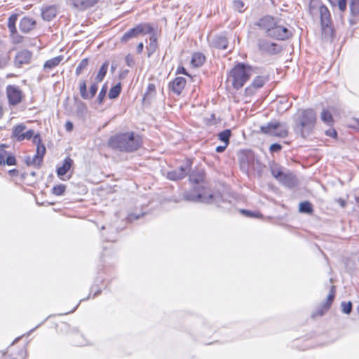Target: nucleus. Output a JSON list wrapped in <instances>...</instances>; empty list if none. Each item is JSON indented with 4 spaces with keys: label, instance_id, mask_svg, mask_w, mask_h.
Instances as JSON below:
<instances>
[{
    "label": "nucleus",
    "instance_id": "obj_1",
    "mask_svg": "<svg viewBox=\"0 0 359 359\" xmlns=\"http://www.w3.org/2000/svg\"><path fill=\"white\" fill-rule=\"evenodd\" d=\"M108 145L114 150L132 152L140 147L141 139L134 133H120L111 136L108 141Z\"/></svg>",
    "mask_w": 359,
    "mask_h": 359
},
{
    "label": "nucleus",
    "instance_id": "obj_2",
    "mask_svg": "<svg viewBox=\"0 0 359 359\" xmlns=\"http://www.w3.org/2000/svg\"><path fill=\"white\" fill-rule=\"evenodd\" d=\"M316 114L311 109H302L299 111L298 119L296 122L295 130L302 137L309 135L315 126Z\"/></svg>",
    "mask_w": 359,
    "mask_h": 359
},
{
    "label": "nucleus",
    "instance_id": "obj_3",
    "mask_svg": "<svg viewBox=\"0 0 359 359\" xmlns=\"http://www.w3.org/2000/svg\"><path fill=\"white\" fill-rule=\"evenodd\" d=\"M253 72V68L250 65L243 63H239L236 65L230 73L233 88L236 89L242 88L250 79Z\"/></svg>",
    "mask_w": 359,
    "mask_h": 359
},
{
    "label": "nucleus",
    "instance_id": "obj_4",
    "mask_svg": "<svg viewBox=\"0 0 359 359\" xmlns=\"http://www.w3.org/2000/svg\"><path fill=\"white\" fill-rule=\"evenodd\" d=\"M239 163L241 170L243 172L248 174L253 171L261 176L263 165L258 159H256L255 154L252 151L243 152L239 157Z\"/></svg>",
    "mask_w": 359,
    "mask_h": 359
},
{
    "label": "nucleus",
    "instance_id": "obj_5",
    "mask_svg": "<svg viewBox=\"0 0 359 359\" xmlns=\"http://www.w3.org/2000/svg\"><path fill=\"white\" fill-rule=\"evenodd\" d=\"M184 198L187 201L207 204L215 203L217 205H219L222 201V197L219 194L215 195L212 193H206L205 190L200 191L195 189L191 191L185 192L184 194Z\"/></svg>",
    "mask_w": 359,
    "mask_h": 359
},
{
    "label": "nucleus",
    "instance_id": "obj_6",
    "mask_svg": "<svg viewBox=\"0 0 359 359\" xmlns=\"http://www.w3.org/2000/svg\"><path fill=\"white\" fill-rule=\"evenodd\" d=\"M260 130L264 134L278 137H285L288 134L286 125L276 121H272L264 126H262Z\"/></svg>",
    "mask_w": 359,
    "mask_h": 359
},
{
    "label": "nucleus",
    "instance_id": "obj_7",
    "mask_svg": "<svg viewBox=\"0 0 359 359\" xmlns=\"http://www.w3.org/2000/svg\"><path fill=\"white\" fill-rule=\"evenodd\" d=\"M154 31L152 26L148 23H141L129 29L121 38L122 43H127L130 40L145 34H151Z\"/></svg>",
    "mask_w": 359,
    "mask_h": 359
},
{
    "label": "nucleus",
    "instance_id": "obj_8",
    "mask_svg": "<svg viewBox=\"0 0 359 359\" xmlns=\"http://www.w3.org/2000/svg\"><path fill=\"white\" fill-rule=\"evenodd\" d=\"M257 47L263 54L275 55L281 51V46L276 43L264 39H258Z\"/></svg>",
    "mask_w": 359,
    "mask_h": 359
},
{
    "label": "nucleus",
    "instance_id": "obj_9",
    "mask_svg": "<svg viewBox=\"0 0 359 359\" xmlns=\"http://www.w3.org/2000/svg\"><path fill=\"white\" fill-rule=\"evenodd\" d=\"M335 297V288L334 286H332L330 293L327 297L325 302L320 304L316 309L312 313L311 317L313 318L316 316H323L330 308Z\"/></svg>",
    "mask_w": 359,
    "mask_h": 359
},
{
    "label": "nucleus",
    "instance_id": "obj_10",
    "mask_svg": "<svg viewBox=\"0 0 359 359\" xmlns=\"http://www.w3.org/2000/svg\"><path fill=\"white\" fill-rule=\"evenodd\" d=\"M335 297V288L334 286H332L330 293L327 297L325 302L320 304L316 309L312 313L311 317L313 318L316 316H323L330 308Z\"/></svg>",
    "mask_w": 359,
    "mask_h": 359
},
{
    "label": "nucleus",
    "instance_id": "obj_11",
    "mask_svg": "<svg viewBox=\"0 0 359 359\" xmlns=\"http://www.w3.org/2000/svg\"><path fill=\"white\" fill-rule=\"evenodd\" d=\"M191 167V162L187 161L184 165H180L179 168L168 172L167 178L173 181L182 180L190 172Z\"/></svg>",
    "mask_w": 359,
    "mask_h": 359
},
{
    "label": "nucleus",
    "instance_id": "obj_12",
    "mask_svg": "<svg viewBox=\"0 0 359 359\" xmlns=\"http://www.w3.org/2000/svg\"><path fill=\"white\" fill-rule=\"evenodd\" d=\"M292 33L287 27L277 25L276 22L272 28L269 30V33L267 34L268 36L281 41L289 39Z\"/></svg>",
    "mask_w": 359,
    "mask_h": 359
},
{
    "label": "nucleus",
    "instance_id": "obj_13",
    "mask_svg": "<svg viewBox=\"0 0 359 359\" xmlns=\"http://www.w3.org/2000/svg\"><path fill=\"white\" fill-rule=\"evenodd\" d=\"M6 95L11 105H17L22 100V93L18 86L13 85L8 86L6 88Z\"/></svg>",
    "mask_w": 359,
    "mask_h": 359
},
{
    "label": "nucleus",
    "instance_id": "obj_14",
    "mask_svg": "<svg viewBox=\"0 0 359 359\" xmlns=\"http://www.w3.org/2000/svg\"><path fill=\"white\" fill-rule=\"evenodd\" d=\"M98 87L97 81L92 83L89 88V92L87 91V83L85 80L80 81L79 83V93L81 97L83 100H91L95 97L97 93Z\"/></svg>",
    "mask_w": 359,
    "mask_h": 359
},
{
    "label": "nucleus",
    "instance_id": "obj_15",
    "mask_svg": "<svg viewBox=\"0 0 359 359\" xmlns=\"http://www.w3.org/2000/svg\"><path fill=\"white\" fill-rule=\"evenodd\" d=\"M32 57V53L28 50H22L17 53L15 60L14 65L16 67H22L24 65H28Z\"/></svg>",
    "mask_w": 359,
    "mask_h": 359
},
{
    "label": "nucleus",
    "instance_id": "obj_16",
    "mask_svg": "<svg viewBox=\"0 0 359 359\" xmlns=\"http://www.w3.org/2000/svg\"><path fill=\"white\" fill-rule=\"evenodd\" d=\"M319 10L323 29L325 32H332V29L330 27L331 24V16L329 10L325 6H321Z\"/></svg>",
    "mask_w": 359,
    "mask_h": 359
},
{
    "label": "nucleus",
    "instance_id": "obj_17",
    "mask_svg": "<svg viewBox=\"0 0 359 359\" xmlns=\"http://www.w3.org/2000/svg\"><path fill=\"white\" fill-rule=\"evenodd\" d=\"M186 84V79L184 77H177L169 83L170 90L179 95L181 94Z\"/></svg>",
    "mask_w": 359,
    "mask_h": 359
},
{
    "label": "nucleus",
    "instance_id": "obj_18",
    "mask_svg": "<svg viewBox=\"0 0 359 359\" xmlns=\"http://www.w3.org/2000/svg\"><path fill=\"white\" fill-rule=\"evenodd\" d=\"M209 43L212 47L223 50L227 48L229 43L226 37L222 35L215 36L209 41Z\"/></svg>",
    "mask_w": 359,
    "mask_h": 359
},
{
    "label": "nucleus",
    "instance_id": "obj_19",
    "mask_svg": "<svg viewBox=\"0 0 359 359\" xmlns=\"http://www.w3.org/2000/svg\"><path fill=\"white\" fill-rule=\"evenodd\" d=\"M275 20L273 17L266 15L255 23V25L259 27L261 29L266 30V34L269 30L274 25Z\"/></svg>",
    "mask_w": 359,
    "mask_h": 359
},
{
    "label": "nucleus",
    "instance_id": "obj_20",
    "mask_svg": "<svg viewBox=\"0 0 359 359\" xmlns=\"http://www.w3.org/2000/svg\"><path fill=\"white\" fill-rule=\"evenodd\" d=\"M74 164L73 160L70 157H66L61 166L57 168V175L62 179L65 180L63 177L68 172Z\"/></svg>",
    "mask_w": 359,
    "mask_h": 359
},
{
    "label": "nucleus",
    "instance_id": "obj_21",
    "mask_svg": "<svg viewBox=\"0 0 359 359\" xmlns=\"http://www.w3.org/2000/svg\"><path fill=\"white\" fill-rule=\"evenodd\" d=\"M279 182L287 187L293 188L297 184V180L294 175L287 170L280 180Z\"/></svg>",
    "mask_w": 359,
    "mask_h": 359
},
{
    "label": "nucleus",
    "instance_id": "obj_22",
    "mask_svg": "<svg viewBox=\"0 0 359 359\" xmlns=\"http://www.w3.org/2000/svg\"><path fill=\"white\" fill-rule=\"evenodd\" d=\"M99 0H70L72 4L75 8L85 10L93 6Z\"/></svg>",
    "mask_w": 359,
    "mask_h": 359
},
{
    "label": "nucleus",
    "instance_id": "obj_23",
    "mask_svg": "<svg viewBox=\"0 0 359 359\" xmlns=\"http://www.w3.org/2000/svg\"><path fill=\"white\" fill-rule=\"evenodd\" d=\"M36 21L32 18L24 17L20 22V29L25 33H27L32 30L35 27Z\"/></svg>",
    "mask_w": 359,
    "mask_h": 359
},
{
    "label": "nucleus",
    "instance_id": "obj_24",
    "mask_svg": "<svg viewBox=\"0 0 359 359\" xmlns=\"http://www.w3.org/2000/svg\"><path fill=\"white\" fill-rule=\"evenodd\" d=\"M57 15V8L55 6H50L41 11V17L46 21L52 20Z\"/></svg>",
    "mask_w": 359,
    "mask_h": 359
},
{
    "label": "nucleus",
    "instance_id": "obj_25",
    "mask_svg": "<svg viewBox=\"0 0 359 359\" xmlns=\"http://www.w3.org/2000/svg\"><path fill=\"white\" fill-rule=\"evenodd\" d=\"M287 170L284 168L277 165L273 164L271 166V172L272 176L277 180L278 182L283 177V176L285 174Z\"/></svg>",
    "mask_w": 359,
    "mask_h": 359
},
{
    "label": "nucleus",
    "instance_id": "obj_26",
    "mask_svg": "<svg viewBox=\"0 0 359 359\" xmlns=\"http://www.w3.org/2000/svg\"><path fill=\"white\" fill-rule=\"evenodd\" d=\"M188 175L189 177V181L194 184H200L204 180V172L202 170H190Z\"/></svg>",
    "mask_w": 359,
    "mask_h": 359
},
{
    "label": "nucleus",
    "instance_id": "obj_27",
    "mask_svg": "<svg viewBox=\"0 0 359 359\" xmlns=\"http://www.w3.org/2000/svg\"><path fill=\"white\" fill-rule=\"evenodd\" d=\"M33 142L37 144L36 154L37 156L43 158L46 154V149L44 144L41 143V139L39 134L35 135Z\"/></svg>",
    "mask_w": 359,
    "mask_h": 359
},
{
    "label": "nucleus",
    "instance_id": "obj_28",
    "mask_svg": "<svg viewBox=\"0 0 359 359\" xmlns=\"http://www.w3.org/2000/svg\"><path fill=\"white\" fill-rule=\"evenodd\" d=\"M320 119L328 126H331L334 123V118L331 112L327 109H323L320 114Z\"/></svg>",
    "mask_w": 359,
    "mask_h": 359
},
{
    "label": "nucleus",
    "instance_id": "obj_29",
    "mask_svg": "<svg viewBox=\"0 0 359 359\" xmlns=\"http://www.w3.org/2000/svg\"><path fill=\"white\" fill-rule=\"evenodd\" d=\"M205 56L201 53H195L191 58V63L194 67H200L205 62Z\"/></svg>",
    "mask_w": 359,
    "mask_h": 359
},
{
    "label": "nucleus",
    "instance_id": "obj_30",
    "mask_svg": "<svg viewBox=\"0 0 359 359\" xmlns=\"http://www.w3.org/2000/svg\"><path fill=\"white\" fill-rule=\"evenodd\" d=\"M62 60L63 57L61 55L55 57L50 60H47L43 65V67L44 69H53L57 66Z\"/></svg>",
    "mask_w": 359,
    "mask_h": 359
},
{
    "label": "nucleus",
    "instance_id": "obj_31",
    "mask_svg": "<svg viewBox=\"0 0 359 359\" xmlns=\"http://www.w3.org/2000/svg\"><path fill=\"white\" fill-rule=\"evenodd\" d=\"M108 66H109V62H107V61L104 62L102 64V65L101 66V67L95 77V81H97V83H100L104 79V78L106 76V74L107 72Z\"/></svg>",
    "mask_w": 359,
    "mask_h": 359
},
{
    "label": "nucleus",
    "instance_id": "obj_32",
    "mask_svg": "<svg viewBox=\"0 0 359 359\" xmlns=\"http://www.w3.org/2000/svg\"><path fill=\"white\" fill-rule=\"evenodd\" d=\"M299 211L302 213L311 214L313 211V205L309 201H303L299 203Z\"/></svg>",
    "mask_w": 359,
    "mask_h": 359
},
{
    "label": "nucleus",
    "instance_id": "obj_33",
    "mask_svg": "<svg viewBox=\"0 0 359 359\" xmlns=\"http://www.w3.org/2000/svg\"><path fill=\"white\" fill-rule=\"evenodd\" d=\"M149 41L150 43L149 46H147L148 57H150L156 51L157 48V39L154 34L150 36Z\"/></svg>",
    "mask_w": 359,
    "mask_h": 359
},
{
    "label": "nucleus",
    "instance_id": "obj_34",
    "mask_svg": "<svg viewBox=\"0 0 359 359\" xmlns=\"http://www.w3.org/2000/svg\"><path fill=\"white\" fill-rule=\"evenodd\" d=\"M121 92V84L118 83L110 88L108 96L110 99H116L119 96Z\"/></svg>",
    "mask_w": 359,
    "mask_h": 359
},
{
    "label": "nucleus",
    "instance_id": "obj_35",
    "mask_svg": "<svg viewBox=\"0 0 359 359\" xmlns=\"http://www.w3.org/2000/svg\"><path fill=\"white\" fill-rule=\"evenodd\" d=\"M231 135V131L229 129H226L218 134V138L220 141L228 145L229 139Z\"/></svg>",
    "mask_w": 359,
    "mask_h": 359
},
{
    "label": "nucleus",
    "instance_id": "obj_36",
    "mask_svg": "<svg viewBox=\"0 0 359 359\" xmlns=\"http://www.w3.org/2000/svg\"><path fill=\"white\" fill-rule=\"evenodd\" d=\"M18 20V15L13 14L8 18V27L11 34L16 33L15 23Z\"/></svg>",
    "mask_w": 359,
    "mask_h": 359
},
{
    "label": "nucleus",
    "instance_id": "obj_37",
    "mask_svg": "<svg viewBox=\"0 0 359 359\" xmlns=\"http://www.w3.org/2000/svg\"><path fill=\"white\" fill-rule=\"evenodd\" d=\"M107 90H108L107 84L104 83L102 86V88H101V90H100V93L98 94V96L97 97L96 102H97V104L99 105L102 104V103L104 102V98L106 97V95H107Z\"/></svg>",
    "mask_w": 359,
    "mask_h": 359
},
{
    "label": "nucleus",
    "instance_id": "obj_38",
    "mask_svg": "<svg viewBox=\"0 0 359 359\" xmlns=\"http://www.w3.org/2000/svg\"><path fill=\"white\" fill-rule=\"evenodd\" d=\"M156 94V86L154 83H149L146 93L144 95V100L153 97Z\"/></svg>",
    "mask_w": 359,
    "mask_h": 359
},
{
    "label": "nucleus",
    "instance_id": "obj_39",
    "mask_svg": "<svg viewBox=\"0 0 359 359\" xmlns=\"http://www.w3.org/2000/svg\"><path fill=\"white\" fill-rule=\"evenodd\" d=\"M266 80V78L258 76L253 80L252 86L256 89L260 88L264 86Z\"/></svg>",
    "mask_w": 359,
    "mask_h": 359
},
{
    "label": "nucleus",
    "instance_id": "obj_40",
    "mask_svg": "<svg viewBox=\"0 0 359 359\" xmlns=\"http://www.w3.org/2000/svg\"><path fill=\"white\" fill-rule=\"evenodd\" d=\"M26 129V126L23 124H19L15 126L13 129V136L16 137L18 141L19 137L23 133V131Z\"/></svg>",
    "mask_w": 359,
    "mask_h": 359
},
{
    "label": "nucleus",
    "instance_id": "obj_41",
    "mask_svg": "<svg viewBox=\"0 0 359 359\" xmlns=\"http://www.w3.org/2000/svg\"><path fill=\"white\" fill-rule=\"evenodd\" d=\"M88 65V58L83 59L80 62V63L78 65V66L76 67V72H75L76 76L80 75L82 73L83 70L87 67Z\"/></svg>",
    "mask_w": 359,
    "mask_h": 359
},
{
    "label": "nucleus",
    "instance_id": "obj_42",
    "mask_svg": "<svg viewBox=\"0 0 359 359\" xmlns=\"http://www.w3.org/2000/svg\"><path fill=\"white\" fill-rule=\"evenodd\" d=\"M350 9L353 15L359 13V0H351Z\"/></svg>",
    "mask_w": 359,
    "mask_h": 359
},
{
    "label": "nucleus",
    "instance_id": "obj_43",
    "mask_svg": "<svg viewBox=\"0 0 359 359\" xmlns=\"http://www.w3.org/2000/svg\"><path fill=\"white\" fill-rule=\"evenodd\" d=\"M341 307L342 312L345 314H350L352 311V303L351 302H342L341 303Z\"/></svg>",
    "mask_w": 359,
    "mask_h": 359
},
{
    "label": "nucleus",
    "instance_id": "obj_44",
    "mask_svg": "<svg viewBox=\"0 0 359 359\" xmlns=\"http://www.w3.org/2000/svg\"><path fill=\"white\" fill-rule=\"evenodd\" d=\"M66 189V186L64 184H59L53 187V194L56 196H62L64 194Z\"/></svg>",
    "mask_w": 359,
    "mask_h": 359
},
{
    "label": "nucleus",
    "instance_id": "obj_45",
    "mask_svg": "<svg viewBox=\"0 0 359 359\" xmlns=\"http://www.w3.org/2000/svg\"><path fill=\"white\" fill-rule=\"evenodd\" d=\"M232 5L234 10L238 11L240 13L244 11V3L241 0H233Z\"/></svg>",
    "mask_w": 359,
    "mask_h": 359
},
{
    "label": "nucleus",
    "instance_id": "obj_46",
    "mask_svg": "<svg viewBox=\"0 0 359 359\" xmlns=\"http://www.w3.org/2000/svg\"><path fill=\"white\" fill-rule=\"evenodd\" d=\"M34 132L33 130H29L25 133L21 134V135L18 138V141H22L24 140H30L32 137H34Z\"/></svg>",
    "mask_w": 359,
    "mask_h": 359
},
{
    "label": "nucleus",
    "instance_id": "obj_47",
    "mask_svg": "<svg viewBox=\"0 0 359 359\" xmlns=\"http://www.w3.org/2000/svg\"><path fill=\"white\" fill-rule=\"evenodd\" d=\"M1 149H0V165H2L4 163V159L6 157L10 154L4 148L7 147V146L4 144H1Z\"/></svg>",
    "mask_w": 359,
    "mask_h": 359
},
{
    "label": "nucleus",
    "instance_id": "obj_48",
    "mask_svg": "<svg viewBox=\"0 0 359 359\" xmlns=\"http://www.w3.org/2000/svg\"><path fill=\"white\" fill-rule=\"evenodd\" d=\"M15 164V157L13 154H9L4 159V163H3L2 165H14Z\"/></svg>",
    "mask_w": 359,
    "mask_h": 359
},
{
    "label": "nucleus",
    "instance_id": "obj_49",
    "mask_svg": "<svg viewBox=\"0 0 359 359\" xmlns=\"http://www.w3.org/2000/svg\"><path fill=\"white\" fill-rule=\"evenodd\" d=\"M283 147L279 143H273L270 146L269 150L271 153L278 152L282 149Z\"/></svg>",
    "mask_w": 359,
    "mask_h": 359
},
{
    "label": "nucleus",
    "instance_id": "obj_50",
    "mask_svg": "<svg viewBox=\"0 0 359 359\" xmlns=\"http://www.w3.org/2000/svg\"><path fill=\"white\" fill-rule=\"evenodd\" d=\"M32 159L34 160V166L37 168H39L41 167L43 158L37 156V154H36Z\"/></svg>",
    "mask_w": 359,
    "mask_h": 359
},
{
    "label": "nucleus",
    "instance_id": "obj_51",
    "mask_svg": "<svg viewBox=\"0 0 359 359\" xmlns=\"http://www.w3.org/2000/svg\"><path fill=\"white\" fill-rule=\"evenodd\" d=\"M12 34L13 41L14 43H20L23 41V37L18 35L17 32L15 34Z\"/></svg>",
    "mask_w": 359,
    "mask_h": 359
},
{
    "label": "nucleus",
    "instance_id": "obj_52",
    "mask_svg": "<svg viewBox=\"0 0 359 359\" xmlns=\"http://www.w3.org/2000/svg\"><path fill=\"white\" fill-rule=\"evenodd\" d=\"M338 7L339 9L341 11H344L346 8V0H339L338 1Z\"/></svg>",
    "mask_w": 359,
    "mask_h": 359
},
{
    "label": "nucleus",
    "instance_id": "obj_53",
    "mask_svg": "<svg viewBox=\"0 0 359 359\" xmlns=\"http://www.w3.org/2000/svg\"><path fill=\"white\" fill-rule=\"evenodd\" d=\"M325 134L327 136L332 137H336L337 136V131L333 128H330L325 131Z\"/></svg>",
    "mask_w": 359,
    "mask_h": 359
},
{
    "label": "nucleus",
    "instance_id": "obj_54",
    "mask_svg": "<svg viewBox=\"0 0 359 359\" xmlns=\"http://www.w3.org/2000/svg\"><path fill=\"white\" fill-rule=\"evenodd\" d=\"M255 88H253V86L251 85V86L247 87L245 90V94L247 95H252L255 93Z\"/></svg>",
    "mask_w": 359,
    "mask_h": 359
},
{
    "label": "nucleus",
    "instance_id": "obj_55",
    "mask_svg": "<svg viewBox=\"0 0 359 359\" xmlns=\"http://www.w3.org/2000/svg\"><path fill=\"white\" fill-rule=\"evenodd\" d=\"M140 217V215H136L135 213H130L128 216V219L129 222H133L134 220H137Z\"/></svg>",
    "mask_w": 359,
    "mask_h": 359
},
{
    "label": "nucleus",
    "instance_id": "obj_56",
    "mask_svg": "<svg viewBox=\"0 0 359 359\" xmlns=\"http://www.w3.org/2000/svg\"><path fill=\"white\" fill-rule=\"evenodd\" d=\"M241 212L248 217H255V213L252 212L250 210L242 209L241 210Z\"/></svg>",
    "mask_w": 359,
    "mask_h": 359
},
{
    "label": "nucleus",
    "instance_id": "obj_57",
    "mask_svg": "<svg viewBox=\"0 0 359 359\" xmlns=\"http://www.w3.org/2000/svg\"><path fill=\"white\" fill-rule=\"evenodd\" d=\"M102 229H107L108 230H109V231H110V234H112V235H114V234H116V233H117V232H118L116 229H114V228L111 227V226H107V227H106L105 226H103L102 227Z\"/></svg>",
    "mask_w": 359,
    "mask_h": 359
},
{
    "label": "nucleus",
    "instance_id": "obj_58",
    "mask_svg": "<svg viewBox=\"0 0 359 359\" xmlns=\"http://www.w3.org/2000/svg\"><path fill=\"white\" fill-rule=\"evenodd\" d=\"M74 126L71 121H67L65 123V129L67 131L70 132L73 130Z\"/></svg>",
    "mask_w": 359,
    "mask_h": 359
},
{
    "label": "nucleus",
    "instance_id": "obj_59",
    "mask_svg": "<svg viewBox=\"0 0 359 359\" xmlns=\"http://www.w3.org/2000/svg\"><path fill=\"white\" fill-rule=\"evenodd\" d=\"M177 73L187 75V76L189 75L186 69L183 67H179L177 68Z\"/></svg>",
    "mask_w": 359,
    "mask_h": 359
},
{
    "label": "nucleus",
    "instance_id": "obj_60",
    "mask_svg": "<svg viewBox=\"0 0 359 359\" xmlns=\"http://www.w3.org/2000/svg\"><path fill=\"white\" fill-rule=\"evenodd\" d=\"M226 147H227V145H226V144H224V145L217 146L216 147V151L218 153H222V152L224 151Z\"/></svg>",
    "mask_w": 359,
    "mask_h": 359
},
{
    "label": "nucleus",
    "instance_id": "obj_61",
    "mask_svg": "<svg viewBox=\"0 0 359 359\" xmlns=\"http://www.w3.org/2000/svg\"><path fill=\"white\" fill-rule=\"evenodd\" d=\"M25 163L28 166H31V165H34V160H32L29 156H28L25 159Z\"/></svg>",
    "mask_w": 359,
    "mask_h": 359
},
{
    "label": "nucleus",
    "instance_id": "obj_62",
    "mask_svg": "<svg viewBox=\"0 0 359 359\" xmlns=\"http://www.w3.org/2000/svg\"><path fill=\"white\" fill-rule=\"evenodd\" d=\"M77 108H78L79 110L85 109H86V104L83 103L81 101H79L77 102Z\"/></svg>",
    "mask_w": 359,
    "mask_h": 359
},
{
    "label": "nucleus",
    "instance_id": "obj_63",
    "mask_svg": "<svg viewBox=\"0 0 359 359\" xmlns=\"http://www.w3.org/2000/svg\"><path fill=\"white\" fill-rule=\"evenodd\" d=\"M102 236L104 237V238L107 241H115V237L113 236L112 235H104V233H102Z\"/></svg>",
    "mask_w": 359,
    "mask_h": 359
},
{
    "label": "nucleus",
    "instance_id": "obj_64",
    "mask_svg": "<svg viewBox=\"0 0 359 359\" xmlns=\"http://www.w3.org/2000/svg\"><path fill=\"white\" fill-rule=\"evenodd\" d=\"M144 48V43L142 42L139 43L137 46V53H141Z\"/></svg>",
    "mask_w": 359,
    "mask_h": 359
}]
</instances>
